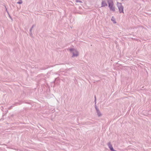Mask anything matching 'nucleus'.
Masks as SVG:
<instances>
[{
    "mask_svg": "<svg viewBox=\"0 0 151 151\" xmlns=\"http://www.w3.org/2000/svg\"><path fill=\"white\" fill-rule=\"evenodd\" d=\"M109 148H110V150L112 151H114V149L112 147V146L111 145H109Z\"/></svg>",
    "mask_w": 151,
    "mask_h": 151,
    "instance_id": "obj_5",
    "label": "nucleus"
},
{
    "mask_svg": "<svg viewBox=\"0 0 151 151\" xmlns=\"http://www.w3.org/2000/svg\"><path fill=\"white\" fill-rule=\"evenodd\" d=\"M70 51H71L73 53V56H77L78 55V53L77 51L73 49H71Z\"/></svg>",
    "mask_w": 151,
    "mask_h": 151,
    "instance_id": "obj_3",
    "label": "nucleus"
},
{
    "mask_svg": "<svg viewBox=\"0 0 151 151\" xmlns=\"http://www.w3.org/2000/svg\"><path fill=\"white\" fill-rule=\"evenodd\" d=\"M17 3L19 4H21L22 3V1L21 0H20V1H19L18 2H17Z\"/></svg>",
    "mask_w": 151,
    "mask_h": 151,
    "instance_id": "obj_8",
    "label": "nucleus"
},
{
    "mask_svg": "<svg viewBox=\"0 0 151 151\" xmlns=\"http://www.w3.org/2000/svg\"><path fill=\"white\" fill-rule=\"evenodd\" d=\"M111 20H112L113 21V22L114 23H116V22L115 19L113 17H112V19H111Z\"/></svg>",
    "mask_w": 151,
    "mask_h": 151,
    "instance_id": "obj_6",
    "label": "nucleus"
},
{
    "mask_svg": "<svg viewBox=\"0 0 151 151\" xmlns=\"http://www.w3.org/2000/svg\"><path fill=\"white\" fill-rule=\"evenodd\" d=\"M117 6L119 8V13H124L123 12V7L122 6L121 3L118 2L117 3Z\"/></svg>",
    "mask_w": 151,
    "mask_h": 151,
    "instance_id": "obj_2",
    "label": "nucleus"
},
{
    "mask_svg": "<svg viewBox=\"0 0 151 151\" xmlns=\"http://www.w3.org/2000/svg\"><path fill=\"white\" fill-rule=\"evenodd\" d=\"M109 4V6L110 10L113 11H115V7L114 6V4L113 1L111 0H109L108 1Z\"/></svg>",
    "mask_w": 151,
    "mask_h": 151,
    "instance_id": "obj_1",
    "label": "nucleus"
},
{
    "mask_svg": "<svg viewBox=\"0 0 151 151\" xmlns=\"http://www.w3.org/2000/svg\"><path fill=\"white\" fill-rule=\"evenodd\" d=\"M107 6L106 3L105 1H103L101 4V6Z\"/></svg>",
    "mask_w": 151,
    "mask_h": 151,
    "instance_id": "obj_4",
    "label": "nucleus"
},
{
    "mask_svg": "<svg viewBox=\"0 0 151 151\" xmlns=\"http://www.w3.org/2000/svg\"><path fill=\"white\" fill-rule=\"evenodd\" d=\"M97 111L98 114V115L99 116H100L101 115V114L99 112V110H97Z\"/></svg>",
    "mask_w": 151,
    "mask_h": 151,
    "instance_id": "obj_7",
    "label": "nucleus"
}]
</instances>
